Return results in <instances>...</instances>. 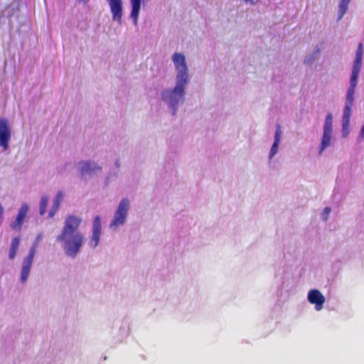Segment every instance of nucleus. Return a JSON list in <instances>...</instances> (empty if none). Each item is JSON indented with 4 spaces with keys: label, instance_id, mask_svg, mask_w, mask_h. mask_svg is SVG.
Instances as JSON below:
<instances>
[{
    "label": "nucleus",
    "instance_id": "f257e3e1",
    "mask_svg": "<svg viewBox=\"0 0 364 364\" xmlns=\"http://www.w3.org/2000/svg\"><path fill=\"white\" fill-rule=\"evenodd\" d=\"M172 59L177 70V83L173 90L164 91L162 98L168 103L172 109V114L174 115L176 112L178 103L184 95V89L188 82V73L186 58L183 54L175 53Z\"/></svg>",
    "mask_w": 364,
    "mask_h": 364
},
{
    "label": "nucleus",
    "instance_id": "f03ea898",
    "mask_svg": "<svg viewBox=\"0 0 364 364\" xmlns=\"http://www.w3.org/2000/svg\"><path fill=\"white\" fill-rule=\"evenodd\" d=\"M81 219L74 215H68L65 225L57 240L64 242V250L67 255L75 257L83 245L85 237L78 230Z\"/></svg>",
    "mask_w": 364,
    "mask_h": 364
},
{
    "label": "nucleus",
    "instance_id": "7ed1b4c3",
    "mask_svg": "<svg viewBox=\"0 0 364 364\" xmlns=\"http://www.w3.org/2000/svg\"><path fill=\"white\" fill-rule=\"evenodd\" d=\"M363 43H360L358 44L357 50H356V55L355 58V61L353 63L352 74L350 77V85L348 90L347 92V96H346V106H353V100H354V93H355V89L357 85V80L359 75V73L361 68V63H362V58H363Z\"/></svg>",
    "mask_w": 364,
    "mask_h": 364
},
{
    "label": "nucleus",
    "instance_id": "20e7f679",
    "mask_svg": "<svg viewBox=\"0 0 364 364\" xmlns=\"http://www.w3.org/2000/svg\"><path fill=\"white\" fill-rule=\"evenodd\" d=\"M129 207V201L127 198H123L114 213V218L111 222L110 228H117L119 225L124 224Z\"/></svg>",
    "mask_w": 364,
    "mask_h": 364
},
{
    "label": "nucleus",
    "instance_id": "39448f33",
    "mask_svg": "<svg viewBox=\"0 0 364 364\" xmlns=\"http://www.w3.org/2000/svg\"><path fill=\"white\" fill-rule=\"evenodd\" d=\"M333 129V116L331 113L326 115L323 126V133L320 146L319 154L331 145Z\"/></svg>",
    "mask_w": 364,
    "mask_h": 364
},
{
    "label": "nucleus",
    "instance_id": "423d86ee",
    "mask_svg": "<svg viewBox=\"0 0 364 364\" xmlns=\"http://www.w3.org/2000/svg\"><path fill=\"white\" fill-rule=\"evenodd\" d=\"M37 246L38 244L37 242H36L30 249L28 255L23 260L21 273V282L22 283L26 282L28 277L33 260L36 252Z\"/></svg>",
    "mask_w": 364,
    "mask_h": 364
},
{
    "label": "nucleus",
    "instance_id": "0eeeda50",
    "mask_svg": "<svg viewBox=\"0 0 364 364\" xmlns=\"http://www.w3.org/2000/svg\"><path fill=\"white\" fill-rule=\"evenodd\" d=\"M11 129L6 119H0V146L7 150L11 139Z\"/></svg>",
    "mask_w": 364,
    "mask_h": 364
},
{
    "label": "nucleus",
    "instance_id": "6e6552de",
    "mask_svg": "<svg viewBox=\"0 0 364 364\" xmlns=\"http://www.w3.org/2000/svg\"><path fill=\"white\" fill-rule=\"evenodd\" d=\"M101 221L100 217L97 215L93 221L92 224V237L89 241V245L92 248H95L100 242V236H101Z\"/></svg>",
    "mask_w": 364,
    "mask_h": 364
},
{
    "label": "nucleus",
    "instance_id": "1a4fd4ad",
    "mask_svg": "<svg viewBox=\"0 0 364 364\" xmlns=\"http://www.w3.org/2000/svg\"><path fill=\"white\" fill-rule=\"evenodd\" d=\"M309 301L315 305V309L320 311L325 303V297L317 289H311L308 294Z\"/></svg>",
    "mask_w": 364,
    "mask_h": 364
},
{
    "label": "nucleus",
    "instance_id": "9d476101",
    "mask_svg": "<svg viewBox=\"0 0 364 364\" xmlns=\"http://www.w3.org/2000/svg\"><path fill=\"white\" fill-rule=\"evenodd\" d=\"M110 6L113 20L117 21L119 24L122 23V0H107Z\"/></svg>",
    "mask_w": 364,
    "mask_h": 364
},
{
    "label": "nucleus",
    "instance_id": "9b49d317",
    "mask_svg": "<svg viewBox=\"0 0 364 364\" xmlns=\"http://www.w3.org/2000/svg\"><path fill=\"white\" fill-rule=\"evenodd\" d=\"M28 210V206L26 203H23L16 216V220L11 223V228L14 230H21V225L23 223L26 214Z\"/></svg>",
    "mask_w": 364,
    "mask_h": 364
},
{
    "label": "nucleus",
    "instance_id": "f8f14e48",
    "mask_svg": "<svg viewBox=\"0 0 364 364\" xmlns=\"http://www.w3.org/2000/svg\"><path fill=\"white\" fill-rule=\"evenodd\" d=\"M282 135L281 126L279 124H277L276 126V132L274 136V141L272 146L269 158H272L277 152L278 146L280 142Z\"/></svg>",
    "mask_w": 364,
    "mask_h": 364
},
{
    "label": "nucleus",
    "instance_id": "ddd939ff",
    "mask_svg": "<svg viewBox=\"0 0 364 364\" xmlns=\"http://www.w3.org/2000/svg\"><path fill=\"white\" fill-rule=\"evenodd\" d=\"M132 4L131 18L135 25L137 24V19L140 11L141 0H130Z\"/></svg>",
    "mask_w": 364,
    "mask_h": 364
},
{
    "label": "nucleus",
    "instance_id": "4468645a",
    "mask_svg": "<svg viewBox=\"0 0 364 364\" xmlns=\"http://www.w3.org/2000/svg\"><path fill=\"white\" fill-rule=\"evenodd\" d=\"M351 106L345 105V108L343 110V117H342V127L343 131L345 132V129L349 128L350 126V119L351 116Z\"/></svg>",
    "mask_w": 364,
    "mask_h": 364
},
{
    "label": "nucleus",
    "instance_id": "2eb2a0df",
    "mask_svg": "<svg viewBox=\"0 0 364 364\" xmlns=\"http://www.w3.org/2000/svg\"><path fill=\"white\" fill-rule=\"evenodd\" d=\"M63 198V193L62 191H59L55 198L53 207L49 212V217L53 218L55 214V212L59 208L60 203Z\"/></svg>",
    "mask_w": 364,
    "mask_h": 364
},
{
    "label": "nucleus",
    "instance_id": "dca6fc26",
    "mask_svg": "<svg viewBox=\"0 0 364 364\" xmlns=\"http://www.w3.org/2000/svg\"><path fill=\"white\" fill-rule=\"evenodd\" d=\"M101 168L99 166H97L96 165H92V164L89 161H85L81 163V168L80 171L82 174L86 173H91L92 171H95V170H100Z\"/></svg>",
    "mask_w": 364,
    "mask_h": 364
},
{
    "label": "nucleus",
    "instance_id": "f3484780",
    "mask_svg": "<svg viewBox=\"0 0 364 364\" xmlns=\"http://www.w3.org/2000/svg\"><path fill=\"white\" fill-rule=\"evenodd\" d=\"M350 0H340L339 3V19L346 13Z\"/></svg>",
    "mask_w": 364,
    "mask_h": 364
},
{
    "label": "nucleus",
    "instance_id": "a211bd4d",
    "mask_svg": "<svg viewBox=\"0 0 364 364\" xmlns=\"http://www.w3.org/2000/svg\"><path fill=\"white\" fill-rule=\"evenodd\" d=\"M48 203V198L46 196H42L41 199V202H40V209H39L40 215H43L46 213Z\"/></svg>",
    "mask_w": 364,
    "mask_h": 364
},
{
    "label": "nucleus",
    "instance_id": "6ab92c4d",
    "mask_svg": "<svg viewBox=\"0 0 364 364\" xmlns=\"http://www.w3.org/2000/svg\"><path fill=\"white\" fill-rule=\"evenodd\" d=\"M20 239L18 237H14L12 239L11 247L18 250Z\"/></svg>",
    "mask_w": 364,
    "mask_h": 364
},
{
    "label": "nucleus",
    "instance_id": "aec40b11",
    "mask_svg": "<svg viewBox=\"0 0 364 364\" xmlns=\"http://www.w3.org/2000/svg\"><path fill=\"white\" fill-rule=\"evenodd\" d=\"M331 211V209L328 207H326L323 209V213H322V218L323 220H325V221L327 220Z\"/></svg>",
    "mask_w": 364,
    "mask_h": 364
},
{
    "label": "nucleus",
    "instance_id": "412c9836",
    "mask_svg": "<svg viewBox=\"0 0 364 364\" xmlns=\"http://www.w3.org/2000/svg\"><path fill=\"white\" fill-rule=\"evenodd\" d=\"M17 250L10 247L9 258L11 259H14L16 255Z\"/></svg>",
    "mask_w": 364,
    "mask_h": 364
},
{
    "label": "nucleus",
    "instance_id": "4be33fe9",
    "mask_svg": "<svg viewBox=\"0 0 364 364\" xmlns=\"http://www.w3.org/2000/svg\"><path fill=\"white\" fill-rule=\"evenodd\" d=\"M3 213H4V209L1 206V205H0V218H1V216L3 215Z\"/></svg>",
    "mask_w": 364,
    "mask_h": 364
},
{
    "label": "nucleus",
    "instance_id": "5701e85b",
    "mask_svg": "<svg viewBox=\"0 0 364 364\" xmlns=\"http://www.w3.org/2000/svg\"><path fill=\"white\" fill-rule=\"evenodd\" d=\"M348 134V129H345V132H343V134L344 136H346Z\"/></svg>",
    "mask_w": 364,
    "mask_h": 364
},
{
    "label": "nucleus",
    "instance_id": "b1692460",
    "mask_svg": "<svg viewBox=\"0 0 364 364\" xmlns=\"http://www.w3.org/2000/svg\"><path fill=\"white\" fill-rule=\"evenodd\" d=\"M246 3H250V4H254V1L253 0H244Z\"/></svg>",
    "mask_w": 364,
    "mask_h": 364
},
{
    "label": "nucleus",
    "instance_id": "393cba45",
    "mask_svg": "<svg viewBox=\"0 0 364 364\" xmlns=\"http://www.w3.org/2000/svg\"><path fill=\"white\" fill-rule=\"evenodd\" d=\"M304 63H309V60L305 59V60H304Z\"/></svg>",
    "mask_w": 364,
    "mask_h": 364
}]
</instances>
